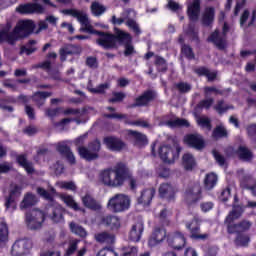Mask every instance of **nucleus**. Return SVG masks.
Masks as SVG:
<instances>
[{
    "instance_id": "29",
    "label": "nucleus",
    "mask_w": 256,
    "mask_h": 256,
    "mask_svg": "<svg viewBox=\"0 0 256 256\" xmlns=\"http://www.w3.org/2000/svg\"><path fill=\"white\" fill-rule=\"evenodd\" d=\"M52 96L53 92L38 91L32 95V100L37 105V107H43V105H45V101H47V99Z\"/></svg>"
},
{
    "instance_id": "42",
    "label": "nucleus",
    "mask_w": 256,
    "mask_h": 256,
    "mask_svg": "<svg viewBox=\"0 0 256 256\" xmlns=\"http://www.w3.org/2000/svg\"><path fill=\"white\" fill-rule=\"evenodd\" d=\"M165 125L173 129L175 127H190L191 124L185 118H175L173 120L166 121Z\"/></svg>"
},
{
    "instance_id": "40",
    "label": "nucleus",
    "mask_w": 256,
    "mask_h": 256,
    "mask_svg": "<svg viewBox=\"0 0 256 256\" xmlns=\"http://www.w3.org/2000/svg\"><path fill=\"white\" fill-rule=\"evenodd\" d=\"M61 201L67 205V207H70V209H73L74 211H81V208L79 207V204L75 202V199H73V196L68 194H61L60 195Z\"/></svg>"
},
{
    "instance_id": "51",
    "label": "nucleus",
    "mask_w": 256,
    "mask_h": 256,
    "mask_svg": "<svg viewBox=\"0 0 256 256\" xmlns=\"http://www.w3.org/2000/svg\"><path fill=\"white\" fill-rule=\"evenodd\" d=\"M79 247V240L74 239V240H70L68 242V246L65 249V253L64 256H71L75 254V251H77Z\"/></svg>"
},
{
    "instance_id": "38",
    "label": "nucleus",
    "mask_w": 256,
    "mask_h": 256,
    "mask_svg": "<svg viewBox=\"0 0 256 256\" xmlns=\"http://www.w3.org/2000/svg\"><path fill=\"white\" fill-rule=\"evenodd\" d=\"M194 73L197 75L207 77L208 81H215L217 79V72L211 71L209 68L199 67L194 69Z\"/></svg>"
},
{
    "instance_id": "22",
    "label": "nucleus",
    "mask_w": 256,
    "mask_h": 256,
    "mask_svg": "<svg viewBox=\"0 0 256 256\" xmlns=\"http://www.w3.org/2000/svg\"><path fill=\"white\" fill-rule=\"evenodd\" d=\"M210 43H213L218 49H225L227 47V36L225 33L219 32V30H215L208 38Z\"/></svg>"
},
{
    "instance_id": "28",
    "label": "nucleus",
    "mask_w": 256,
    "mask_h": 256,
    "mask_svg": "<svg viewBox=\"0 0 256 256\" xmlns=\"http://www.w3.org/2000/svg\"><path fill=\"white\" fill-rule=\"evenodd\" d=\"M215 21V8L206 7L202 13V25L211 27Z\"/></svg>"
},
{
    "instance_id": "24",
    "label": "nucleus",
    "mask_w": 256,
    "mask_h": 256,
    "mask_svg": "<svg viewBox=\"0 0 256 256\" xmlns=\"http://www.w3.org/2000/svg\"><path fill=\"white\" fill-rule=\"evenodd\" d=\"M159 195L163 199L173 201L175 199V187L169 183H163L159 187Z\"/></svg>"
},
{
    "instance_id": "53",
    "label": "nucleus",
    "mask_w": 256,
    "mask_h": 256,
    "mask_svg": "<svg viewBox=\"0 0 256 256\" xmlns=\"http://www.w3.org/2000/svg\"><path fill=\"white\" fill-rule=\"evenodd\" d=\"M214 109L219 113V115H223V113H226V111H229V109H233V107L225 104L223 100L218 101L217 105L214 106Z\"/></svg>"
},
{
    "instance_id": "30",
    "label": "nucleus",
    "mask_w": 256,
    "mask_h": 256,
    "mask_svg": "<svg viewBox=\"0 0 256 256\" xmlns=\"http://www.w3.org/2000/svg\"><path fill=\"white\" fill-rule=\"evenodd\" d=\"M94 238L97 243H106L107 245H113L115 243V235L106 231L96 233Z\"/></svg>"
},
{
    "instance_id": "62",
    "label": "nucleus",
    "mask_w": 256,
    "mask_h": 256,
    "mask_svg": "<svg viewBox=\"0 0 256 256\" xmlns=\"http://www.w3.org/2000/svg\"><path fill=\"white\" fill-rule=\"evenodd\" d=\"M124 256H137L139 250L135 246H128L123 248Z\"/></svg>"
},
{
    "instance_id": "9",
    "label": "nucleus",
    "mask_w": 256,
    "mask_h": 256,
    "mask_svg": "<svg viewBox=\"0 0 256 256\" xmlns=\"http://www.w3.org/2000/svg\"><path fill=\"white\" fill-rule=\"evenodd\" d=\"M201 199V184L195 182L190 184L185 192V201L188 205H193Z\"/></svg>"
},
{
    "instance_id": "46",
    "label": "nucleus",
    "mask_w": 256,
    "mask_h": 256,
    "mask_svg": "<svg viewBox=\"0 0 256 256\" xmlns=\"http://www.w3.org/2000/svg\"><path fill=\"white\" fill-rule=\"evenodd\" d=\"M37 193L40 195V197H43V199H46V201H53V195L56 193L55 188L50 187L49 190H45L44 188L38 187Z\"/></svg>"
},
{
    "instance_id": "13",
    "label": "nucleus",
    "mask_w": 256,
    "mask_h": 256,
    "mask_svg": "<svg viewBox=\"0 0 256 256\" xmlns=\"http://www.w3.org/2000/svg\"><path fill=\"white\" fill-rule=\"evenodd\" d=\"M104 145H106L107 149L110 151H123V149L127 148V144L123 142V140L115 137V136H108L105 137L103 140Z\"/></svg>"
},
{
    "instance_id": "18",
    "label": "nucleus",
    "mask_w": 256,
    "mask_h": 256,
    "mask_svg": "<svg viewBox=\"0 0 256 256\" xmlns=\"http://www.w3.org/2000/svg\"><path fill=\"white\" fill-rule=\"evenodd\" d=\"M186 228L189 229L192 239H200L202 241L209 239V234H199V220L195 216L191 222L186 223Z\"/></svg>"
},
{
    "instance_id": "39",
    "label": "nucleus",
    "mask_w": 256,
    "mask_h": 256,
    "mask_svg": "<svg viewBox=\"0 0 256 256\" xmlns=\"http://www.w3.org/2000/svg\"><path fill=\"white\" fill-rule=\"evenodd\" d=\"M102 223L111 229H119L121 227V220L117 216H105L102 218Z\"/></svg>"
},
{
    "instance_id": "7",
    "label": "nucleus",
    "mask_w": 256,
    "mask_h": 256,
    "mask_svg": "<svg viewBox=\"0 0 256 256\" xmlns=\"http://www.w3.org/2000/svg\"><path fill=\"white\" fill-rule=\"evenodd\" d=\"M181 153V146H176L173 149L171 146H161L159 149V155L164 163H175L179 159V154Z\"/></svg>"
},
{
    "instance_id": "32",
    "label": "nucleus",
    "mask_w": 256,
    "mask_h": 256,
    "mask_svg": "<svg viewBox=\"0 0 256 256\" xmlns=\"http://www.w3.org/2000/svg\"><path fill=\"white\" fill-rule=\"evenodd\" d=\"M26 215H29V217H33L36 219V224L33 222H30V226L32 227H41L43 225V222L45 221V213L39 209H33L30 213H27Z\"/></svg>"
},
{
    "instance_id": "35",
    "label": "nucleus",
    "mask_w": 256,
    "mask_h": 256,
    "mask_svg": "<svg viewBox=\"0 0 256 256\" xmlns=\"http://www.w3.org/2000/svg\"><path fill=\"white\" fill-rule=\"evenodd\" d=\"M125 181H128L130 189H137V179L133 176L127 165L124 166L123 185H125Z\"/></svg>"
},
{
    "instance_id": "44",
    "label": "nucleus",
    "mask_w": 256,
    "mask_h": 256,
    "mask_svg": "<svg viewBox=\"0 0 256 256\" xmlns=\"http://www.w3.org/2000/svg\"><path fill=\"white\" fill-rule=\"evenodd\" d=\"M217 185V176L215 173H209L204 178V189L211 191Z\"/></svg>"
},
{
    "instance_id": "10",
    "label": "nucleus",
    "mask_w": 256,
    "mask_h": 256,
    "mask_svg": "<svg viewBox=\"0 0 256 256\" xmlns=\"http://www.w3.org/2000/svg\"><path fill=\"white\" fill-rule=\"evenodd\" d=\"M155 99H157V92L154 90H146L140 96L135 98L134 103L130 107H147L149 103H152Z\"/></svg>"
},
{
    "instance_id": "49",
    "label": "nucleus",
    "mask_w": 256,
    "mask_h": 256,
    "mask_svg": "<svg viewBox=\"0 0 256 256\" xmlns=\"http://www.w3.org/2000/svg\"><path fill=\"white\" fill-rule=\"evenodd\" d=\"M37 45L36 40H30L25 46L21 47L20 54L23 55V53H26V55H32V53H35L37 51Z\"/></svg>"
},
{
    "instance_id": "57",
    "label": "nucleus",
    "mask_w": 256,
    "mask_h": 256,
    "mask_svg": "<svg viewBox=\"0 0 256 256\" xmlns=\"http://www.w3.org/2000/svg\"><path fill=\"white\" fill-rule=\"evenodd\" d=\"M86 65L90 69H97L99 67V60L95 56H89L86 58Z\"/></svg>"
},
{
    "instance_id": "48",
    "label": "nucleus",
    "mask_w": 256,
    "mask_h": 256,
    "mask_svg": "<svg viewBox=\"0 0 256 256\" xmlns=\"http://www.w3.org/2000/svg\"><path fill=\"white\" fill-rule=\"evenodd\" d=\"M90 9L95 17H101L107 11V8L99 2H92Z\"/></svg>"
},
{
    "instance_id": "41",
    "label": "nucleus",
    "mask_w": 256,
    "mask_h": 256,
    "mask_svg": "<svg viewBox=\"0 0 256 256\" xmlns=\"http://www.w3.org/2000/svg\"><path fill=\"white\" fill-rule=\"evenodd\" d=\"M9 241V227L7 223L1 222L0 224V247H5Z\"/></svg>"
},
{
    "instance_id": "3",
    "label": "nucleus",
    "mask_w": 256,
    "mask_h": 256,
    "mask_svg": "<svg viewBox=\"0 0 256 256\" xmlns=\"http://www.w3.org/2000/svg\"><path fill=\"white\" fill-rule=\"evenodd\" d=\"M124 31L120 30L119 28H115L114 34H109L101 31L94 30L91 35H98L96 39L97 45L102 47V49H117L119 47V34L123 33Z\"/></svg>"
},
{
    "instance_id": "6",
    "label": "nucleus",
    "mask_w": 256,
    "mask_h": 256,
    "mask_svg": "<svg viewBox=\"0 0 256 256\" xmlns=\"http://www.w3.org/2000/svg\"><path fill=\"white\" fill-rule=\"evenodd\" d=\"M64 15H71V17H75L79 23L83 26L80 31H84L85 33H93L95 29L89 22V17L85 12L75 10V9H65L62 11Z\"/></svg>"
},
{
    "instance_id": "25",
    "label": "nucleus",
    "mask_w": 256,
    "mask_h": 256,
    "mask_svg": "<svg viewBox=\"0 0 256 256\" xmlns=\"http://www.w3.org/2000/svg\"><path fill=\"white\" fill-rule=\"evenodd\" d=\"M143 231V222H137L136 224L132 225L129 233L130 241H133L134 243H139V241H141V235H143Z\"/></svg>"
},
{
    "instance_id": "14",
    "label": "nucleus",
    "mask_w": 256,
    "mask_h": 256,
    "mask_svg": "<svg viewBox=\"0 0 256 256\" xmlns=\"http://www.w3.org/2000/svg\"><path fill=\"white\" fill-rule=\"evenodd\" d=\"M238 175L241 187L248 189L256 197V180L250 175H245L243 170L238 171Z\"/></svg>"
},
{
    "instance_id": "8",
    "label": "nucleus",
    "mask_w": 256,
    "mask_h": 256,
    "mask_svg": "<svg viewBox=\"0 0 256 256\" xmlns=\"http://www.w3.org/2000/svg\"><path fill=\"white\" fill-rule=\"evenodd\" d=\"M33 249V240L29 238H22L15 241L12 246L11 253L14 256L27 255Z\"/></svg>"
},
{
    "instance_id": "37",
    "label": "nucleus",
    "mask_w": 256,
    "mask_h": 256,
    "mask_svg": "<svg viewBox=\"0 0 256 256\" xmlns=\"http://www.w3.org/2000/svg\"><path fill=\"white\" fill-rule=\"evenodd\" d=\"M128 135H131V137H133L135 145H138L139 147L147 145V143H149V141L147 140V136L138 131L128 130Z\"/></svg>"
},
{
    "instance_id": "1",
    "label": "nucleus",
    "mask_w": 256,
    "mask_h": 256,
    "mask_svg": "<svg viewBox=\"0 0 256 256\" xmlns=\"http://www.w3.org/2000/svg\"><path fill=\"white\" fill-rule=\"evenodd\" d=\"M35 23L31 20H22L18 22L11 32V23H7L0 32V43H8V45H15L19 39L27 37L33 33Z\"/></svg>"
},
{
    "instance_id": "59",
    "label": "nucleus",
    "mask_w": 256,
    "mask_h": 256,
    "mask_svg": "<svg viewBox=\"0 0 256 256\" xmlns=\"http://www.w3.org/2000/svg\"><path fill=\"white\" fill-rule=\"evenodd\" d=\"M59 187H61V189H67L68 191H77V186L73 181H70V182L62 181L59 183Z\"/></svg>"
},
{
    "instance_id": "17",
    "label": "nucleus",
    "mask_w": 256,
    "mask_h": 256,
    "mask_svg": "<svg viewBox=\"0 0 256 256\" xmlns=\"http://www.w3.org/2000/svg\"><path fill=\"white\" fill-rule=\"evenodd\" d=\"M17 13L21 15H31L33 13H43L45 9L37 3L21 4L16 8Z\"/></svg>"
},
{
    "instance_id": "56",
    "label": "nucleus",
    "mask_w": 256,
    "mask_h": 256,
    "mask_svg": "<svg viewBox=\"0 0 256 256\" xmlns=\"http://www.w3.org/2000/svg\"><path fill=\"white\" fill-rule=\"evenodd\" d=\"M126 25L134 31L136 35H141V28H139V24L133 19H128L126 21Z\"/></svg>"
},
{
    "instance_id": "47",
    "label": "nucleus",
    "mask_w": 256,
    "mask_h": 256,
    "mask_svg": "<svg viewBox=\"0 0 256 256\" xmlns=\"http://www.w3.org/2000/svg\"><path fill=\"white\" fill-rule=\"evenodd\" d=\"M227 135V128H225L223 124L216 126L212 132L213 139H223V137H227Z\"/></svg>"
},
{
    "instance_id": "61",
    "label": "nucleus",
    "mask_w": 256,
    "mask_h": 256,
    "mask_svg": "<svg viewBox=\"0 0 256 256\" xmlns=\"http://www.w3.org/2000/svg\"><path fill=\"white\" fill-rule=\"evenodd\" d=\"M182 54H184L187 59H195V54L193 53V49L188 45L182 46Z\"/></svg>"
},
{
    "instance_id": "2",
    "label": "nucleus",
    "mask_w": 256,
    "mask_h": 256,
    "mask_svg": "<svg viewBox=\"0 0 256 256\" xmlns=\"http://www.w3.org/2000/svg\"><path fill=\"white\" fill-rule=\"evenodd\" d=\"M125 173V164L118 163L113 168L105 169L100 173V181L106 187H123V174Z\"/></svg>"
},
{
    "instance_id": "54",
    "label": "nucleus",
    "mask_w": 256,
    "mask_h": 256,
    "mask_svg": "<svg viewBox=\"0 0 256 256\" xmlns=\"http://www.w3.org/2000/svg\"><path fill=\"white\" fill-rule=\"evenodd\" d=\"M155 65L158 71L162 73H165V71H167V61H165L163 57L157 56L155 60Z\"/></svg>"
},
{
    "instance_id": "12",
    "label": "nucleus",
    "mask_w": 256,
    "mask_h": 256,
    "mask_svg": "<svg viewBox=\"0 0 256 256\" xmlns=\"http://www.w3.org/2000/svg\"><path fill=\"white\" fill-rule=\"evenodd\" d=\"M65 208L59 204H54L48 208V217L53 223L65 222Z\"/></svg>"
},
{
    "instance_id": "27",
    "label": "nucleus",
    "mask_w": 256,
    "mask_h": 256,
    "mask_svg": "<svg viewBox=\"0 0 256 256\" xmlns=\"http://www.w3.org/2000/svg\"><path fill=\"white\" fill-rule=\"evenodd\" d=\"M245 212V209H243V206L234 205L232 208V211L228 214V216L225 219V223L227 227L229 225H233V221H236V219H239L241 215Z\"/></svg>"
},
{
    "instance_id": "23",
    "label": "nucleus",
    "mask_w": 256,
    "mask_h": 256,
    "mask_svg": "<svg viewBox=\"0 0 256 256\" xmlns=\"http://www.w3.org/2000/svg\"><path fill=\"white\" fill-rule=\"evenodd\" d=\"M187 13L190 21H197L201 13V0H193L188 4Z\"/></svg>"
},
{
    "instance_id": "58",
    "label": "nucleus",
    "mask_w": 256,
    "mask_h": 256,
    "mask_svg": "<svg viewBox=\"0 0 256 256\" xmlns=\"http://www.w3.org/2000/svg\"><path fill=\"white\" fill-rule=\"evenodd\" d=\"M215 103V100L213 98H208L205 100H202L198 103L197 108L198 109H210L211 105Z\"/></svg>"
},
{
    "instance_id": "16",
    "label": "nucleus",
    "mask_w": 256,
    "mask_h": 256,
    "mask_svg": "<svg viewBox=\"0 0 256 256\" xmlns=\"http://www.w3.org/2000/svg\"><path fill=\"white\" fill-rule=\"evenodd\" d=\"M184 142L189 147L197 149L198 151L205 148V140H203V136L200 134H188L184 137Z\"/></svg>"
},
{
    "instance_id": "5",
    "label": "nucleus",
    "mask_w": 256,
    "mask_h": 256,
    "mask_svg": "<svg viewBox=\"0 0 256 256\" xmlns=\"http://www.w3.org/2000/svg\"><path fill=\"white\" fill-rule=\"evenodd\" d=\"M101 151V142L94 140L88 145V148L78 147V153L82 159L86 161H95L99 159V152Z\"/></svg>"
},
{
    "instance_id": "26",
    "label": "nucleus",
    "mask_w": 256,
    "mask_h": 256,
    "mask_svg": "<svg viewBox=\"0 0 256 256\" xmlns=\"http://www.w3.org/2000/svg\"><path fill=\"white\" fill-rule=\"evenodd\" d=\"M153 197H155L154 188H149V189L143 190L141 192L140 197H138V199H137L138 204L144 205V207H148V205H151V201L153 200Z\"/></svg>"
},
{
    "instance_id": "45",
    "label": "nucleus",
    "mask_w": 256,
    "mask_h": 256,
    "mask_svg": "<svg viewBox=\"0 0 256 256\" xmlns=\"http://www.w3.org/2000/svg\"><path fill=\"white\" fill-rule=\"evenodd\" d=\"M69 227L71 232L74 233V235H78V237H82V238L87 237V230H85L83 226L75 222H70Z\"/></svg>"
},
{
    "instance_id": "31",
    "label": "nucleus",
    "mask_w": 256,
    "mask_h": 256,
    "mask_svg": "<svg viewBox=\"0 0 256 256\" xmlns=\"http://www.w3.org/2000/svg\"><path fill=\"white\" fill-rule=\"evenodd\" d=\"M82 203L84 207H87V209H91L92 211H99V209H101V204H99L91 194L83 196Z\"/></svg>"
},
{
    "instance_id": "64",
    "label": "nucleus",
    "mask_w": 256,
    "mask_h": 256,
    "mask_svg": "<svg viewBox=\"0 0 256 256\" xmlns=\"http://www.w3.org/2000/svg\"><path fill=\"white\" fill-rule=\"evenodd\" d=\"M198 124L201 125V127H205L206 129H208V131H211V129H212L211 119H209L207 117H202V118L198 119Z\"/></svg>"
},
{
    "instance_id": "43",
    "label": "nucleus",
    "mask_w": 256,
    "mask_h": 256,
    "mask_svg": "<svg viewBox=\"0 0 256 256\" xmlns=\"http://www.w3.org/2000/svg\"><path fill=\"white\" fill-rule=\"evenodd\" d=\"M237 153L242 161H251L253 159V152L247 146H239Z\"/></svg>"
},
{
    "instance_id": "11",
    "label": "nucleus",
    "mask_w": 256,
    "mask_h": 256,
    "mask_svg": "<svg viewBox=\"0 0 256 256\" xmlns=\"http://www.w3.org/2000/svg\"><path fill=\"white\" fill-rule=\"evenodd\" d=\"M118 45H124V55L125 57H129L130 55L135 54V47L133 46V38L130 33L120 32L118 34Z\"/></svg>"
},
{
    "instance_id": "19",
    "label": "nucleus",
    "mask_w": 256,
    "mask_h": 256,
    "mask_svg": "<svg viewBox=\"0 0 256 256\" xmlns=\"http://www.w3.org/2000/svg\"><path fill=\"white\" fill-rule=\"evenodd\" d=\"M82 51L79 45L66 44L59 50L60 61H67V55H81Z\"/></svg>"
},
{
    "instance_id": "34",
    "label": "nucleus",
    "mask_w": 256,
    "mask_h": 256,
    "mask_svg": "<svg viewBox=\"0 0 256 256\" xmlns=\"http://www.w3.org/2000/svg\"><path fill=\"white\" fill-rule=\"evenodd\" d=\"M17 163H19V165H21V167H23L25 169V171L28 173V175H33V173H35V168L33 167V163L29 162L27 160L26 155H23V154L18 155Z\"/></svg>"
},
{
    "instance_id": "52",
    "label": "nucleus",
    "mask_w": 256,
    "mask_h": 256,
    "mask_svg": "<svg viewBox=\"0 0 256 256\" xmlns=\"http://www.w3.org/2000/svg\"><path fill=\"white\" fill-rule=\"evenodd\" d=\"M63 112V108H48L45 110L46 117H49L50 119H55V117H59L61 113Z\"/></svg>"
},
{
    "instance_id": "36",
    "label": "nucleus",
    "mask_w": 256,
    "mask_h": 256,
    "mask_svg": "<svg viewBox=\"0 0 256 256\" xmlns=\"http://www.w3.org/2000/svg\"><path fill=\"white\" fill-rule=\"evenodd\" d=\"M182 165L186 171H193V169H195V166L197 165V162H195V157H193V154H184L182 157Z\"/></svg>"
},
{
    "instance_id": "55",
    "label": "nucleus",
    "mask_w": 256,
    "mask_h": 256,
    "mask_svg": "<svg viewBox=\"0 0 256 256\" xmlns=\"http://www.w3.org/2000/svg\"><path fill=\"white\" fill-rule=\"evenodd\" d=\"M56 151H58L60 155L66 156L71 151V148L67 146V142H59L56 145Z\"/></svg>"
},
{
    "instance_id": "15",
    "label": "nucleus",
    "mask_w": 256,
    "mask_h": 256,
    "mask_svg": "<svg viewBox=\"0 0 256 256\" xmlns=\"http://www.w3.org/2000/svg\"><path fill=\"white\" fill-rule=\"evenodd\" d=\"M167 243L173 249H183L185 247V236L181 232H172L168 234Z\"/></svg>"
},
{
    "instance_id": "50",
    "label": "nucleus",
    "mask_w": 256,
    "mask_h": 256,
    "mask_svg": "<svg viewBox=\"0 0 256 256\" xmlns=\"http://www.w3.org/2000/svg\"><path fill=\"white\" fill-rule=\"evenodd\" d=\"M249 241H251V239L249 236H247V234L237 232L235 239V245H237V247H247L249 245Z\"/></svg>"
},
{
    "instance_id": "20",
    "label": "nucleus",
    "mask_w": 256,
    "mask_h": 256,
    "mask_svg": "<svg viewBox=\"0 0 256 256\" xmlns=\"http://www.w3.org/2000/svg\"><path fill=\"white\" fill-rule=\"evenodd\" d=\"M165 237H167V230L163 227H155L148 241L149 247H155L156 245H159V243H163Z\"/></svg>"
},
{
    "instance_id": "4",
    "label": "nucleus",
    "mask_w": 256,
    "mask_h": 256,
    "mask_svg": "<svg viewBox=\"0 0 256 256\" xmlns=\"http://www.w3.org/2000/svg\"><path fill=\"white\" fill-rule=\"evenodd\" d=\"M107 207L112 213H124V211H129L131 207V197L123 193L115 194L109 199Z\"/></svg>"
},
{
    "instance_id": "63",
    "label": "nucleus",
    "mask_w": 256,
    "mask_h": 256,
    "mask_svg": "<svg viewBox=\"0 0 256 256\" xmlns=\"http://www.w3.org/2000/svg\"><path fill=\"white\" fill-rule=\"evenodd\" d=\"M176 88L180 91V93H189V91H191V84L180 82L176 84Z\"/></svg>"
},
{
    "instance_id": "33",
    "label": "nucleus",
    "mask_w": 256,
    "mask_h": 256,
    "mask_svg": "<svg viewBox=\"0 0 256 256\" xmlns=\"http://www.w3.org/2000/svg\"><path fill=\"white\" fill-rule=\"evenodd\" d=\"M33 205H37V196H35L33 193L25 194L23 200L20 203L21 211H24V209H29V207H33Z\"/></svg>"
},
{
    "instance_id": "21",
    "label": "nucleus",
    "mask_w": 256,
    "mask_h": 256,
    "mask_svg": "<svg viewBox=\"0 0 256 256\" xmlns=\"http://www.w3.org/2000/svg\"><path fill=\"white\" fill-rule=\"evenodd\" d=\"M253 223L249 220H242L238 224H229L227 227V231L230 235L235 233H243L245 231H249L252 227Z\"/></svg>"
},
{
    "instance_id": "60",
    "label": "nucleus",
    "mask_w": 256,
    "mask_h": 256,
    "mask_svg": "<svg viewBox=\"0 0 256 256\" xmlns=\"http://www.w3.org/2000/svg\"><path fill=\"white\" fill-rule=\"evenodd\" d=\"M21 191H23V187L21 185L12 184L10 190V197H19L21 195Z\"/></svg>"
}]
</instances>
